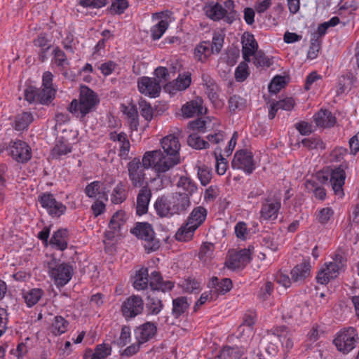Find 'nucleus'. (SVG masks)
Returning <instances> with one entry per match:
<instances>
[{
	"instance_id": "obj_1",
	"label": "nucleus",
	"mask_w": 359,
	"mask_h": 359,
	"mask_svg": "<svg viewBox=\"0 0 359 359\" xmlns=\"http://www.w3.org/2000/svg\"><path fill=\"white\" fill-rule=\"evenodd\" d=\"M161 146L163 150L160 149L146 151L142 157L144 168H152L156 172V176L161 180L164 174L181 162L179 139L175 135H168L161 140Z\"/></svg>"
},
{
	"instance_id": "obj_2",
	"label": "nucleus",
	"mask_w": 359,
	"mask_h": 359,
	"mask_svg": "<svg viewBox=\"0 0 359 359\" xmlns=\"http://www.w3.org/2000/svg\"><path fill=\"white\" fill-rule=\"evenodd\" d=\"M191 205V198L183 194L182 191H176L169 196L158 197L154 209L158 217L170 218L174 215L187 214Z\"/></svg>"
},
{
	"instance_id": "obj_3",
	"label": "nucleus",
	"mask_w": 359,
	"mask_h": 359,
	"mask_svg": "<svg viewBox=\"0 0 359 359\" xmlns=\"http://www.w3.org/2000/svg\"><path fill=\"white\" fill-rule=\"evenodd\" d=\"M100 103L96 93L86 86H81L79 100L74 99L67 107L73 116L83 121L87 114L94 111Z\"/></svg>"
},
{
	"instance_id": "obj_4",
	"label": "nucleus",
	"mask_w": 359,
	"mask_h": 359,
	"mask_svg": "<svg viewBox=\"0 0 359 359\" xmlns=\"http://www.w3.org/2000/svg\"><path fill=\"white\" fill-rule=\"evenodd\" d=\"M203 11L208 18L215 22L223 20L226 23L231 25L239 19V13L235 10L233 0H225L223 4L218 1H208L204 6Z\"/></svg>"
},
{
	"instance_id": "obj_5",
	"label": "nucleus",
	"mask_w": 359,
	"mask_h": 359,
	"mask_svg": "<svg viewBox=\"0 0 359 359\" xmlns=\"http://www.w3.org/2000/svg\"><path fill=\"white\" fill-rule=\"evenodd\" d=\"M130 233L144 242L143 246L147 253L155 252L161 247L160 240L156 237L154 228L149 222H136Z\"/></svg>"
},
{
	"instance_id": "obj_6",
	"label": "nucleus",
	"mask_w": 359,
	"mask_h": 359,
	"mask_svg": "<svg viewBox=\"0 0 359 359\" xmlns=\"http://www.w3.org/2000/svg\"><path fill=\"white\" fill-rule=\"evenodd\" d=\"M348 168V163L344 161L338 167L332 169L330 173L318 172L316 177L320 183H325L330 180L334 194L342 198L344 195L343 187L346 180L345 170Z\"/></svg>"
},
{
	"instance_id": "obj_7",
	"label": "nucleus",
	"mask_w": 359,
	"mask_h": 359,
	"mask_svg": "<svg viewBox=\"0 0 359 359\" xmlns=\"http://www.w3.org/2000/svg\"><path fill=\"white\" fill-rule=\"evenodd\" d=\"M47 267L49 276L58 287L65 286L72 279L73 267L69 263L53 257L48 262Z\"/></svg>"
},
{
	"instance_id": "obj_8",
	"label": "nucleus",
	"mask_w": 359,
	"mask_h": 359,
	"mask_svg": "<svg viewBox=\"0 0 359 359\" xmlns=\"http://www.w3.org/2000/svg\"><path fill=\"white\" fill-rule=\"evenodd\" d=\"M55 94L56 90L54 88H37L29 84L24 90V98L29 104L49 105L55 99Z\"/></svg>"
},
{
	"instance_id": "obj_9",
	"label": "nucleus",
	"mask_w": 359,
	"mask_h": 359,
	"mask_svg": "<svg viewBox=\"0 0 359 359\" xmlns=\"http://www.w3.org/2000/svg\"><path fill=\"white\" fill-rule=\"evenodd\" d=\"M358 341L357 330L353 327H348L337 332L333 344L338 351L347 354L356 347Z\"/></svg>"
},
{
	"instance_id": "obj_10",
	"label": "nucleus",
	"mask_w": 359,
	"mask_h": 359,
	"mask_svg": "<svg viewBox=\"0 0 359 359\" xmlns=\"http://www.w3.org/2000/svg\"><path fill=\"white\" fill-rule=\"evenodd\" d=\"M38 201L48 214L53 218H59L67 211V206L57 201L50 192H42L38 196Z\"/></svg>"
},
{
	"instance_id": "obj_11",
	"label": "nucleus",
	"mask_w": 359,
	"mask_h": 359,
	"mask_svg": "<svg viewBox=\"0 0 359 359\" xmlns=\"http://www.w3.org/2000/svg\"><path fill=\"white\" fill-rule=\"evenodd\" d=\"M231 165L233 169L243 170L248 175L252 174L256 168L253 154L248 149L236 151Z\"/></svg>"
},
{
	"instance_id": "obj_12",
	"label": "nucleus",
	"mask_w": 359,
	"mask_h": 359,
	"mask_svg": "<svg viewBox=\"0 0 359 359\" xmlns=\"http://www.w3.org/2000/svg\"><path fill=\"white\" fill-rule=\"evenodd\" d=\"M9 156L16 162L26 163L32 158V149L25 141L11 140L8 143Z\"/></svg>"
},
{
	"instance_id": "obj_13",
	"label": "nucleus",
	"mask_w": 359,
	"mask_h": 359,
	"mask_svg": "<svg viewBox=\"0 0 359 359\" xmlns=\"http://www.w3.org/2000/svg\"><path fill=\"white\" fill-rule=\"evenodd\" d=\"M254 250L252 245L248 248H243L229 255L225 262V266L229 269H238L244 268L252 260V252Z\"/></svg>"
},
{
	"instance_id": "obj_14",
	"label": "nucleus",
	"mask_w": 359,
	"mask_h": 359,
	"mask_svg": "<svg viewBox=\"0 0 359 359\" xmlns=\"http://www.w3.org/2000/svg\"><path fill=\"white\" fill-rule=\"evenodd\" d=\"M144 309V302L138 295H131L124 301L121 306V312L126 320L141 314Z\"/></svg>"
},
{
	"instance_id": "obj_15",
	"label": "nucleus",
	"mask_w": 359,
	"mask_h": 359,
	"mask_svg": "<svg viewBox=\"0 0 359 359\" xmlns=\"http://www.w3.org/2000/svg\"><path fill=\"white\" fill-rule=\"evenodd\" d=\"M137 88L141 94L155 98L160 95L161 86L156 78L142 76L137 79Z\"/></svg>"
},
{
	"instance_id": "obj_16",
	"label": "nucleus",
	"mask_w": 359,
	"mask_h": 359,
	"mask_svg": "<svg viewBox=\"0 0 359 359\" xmlns=\"http://www.w3.org/2000/svg\"><path fill=\"white\" fill-rule=\"evenodd\" d=\"M129 179L135 187H142L145 178L144 165L139 158H134L128 163Z\"/></svg>"
},
{
	"instance_id": "obj_17",
	"label": "nucleus",
	"mask_w": 359,
	"mask_h": 359,
	"mask_svg": "<svg viewBox=\"0 0 359 359\" xmlns=\"http://www.w3.org/2000/svg\"><path fill=\"white\" fill-rule=\"evenodd\" d=\"M344 270L331 262L325 263L319 270L316 277L318 283L326 285L330 280L337 278Z\"/></svg>"
},
{
	"instance_id": "obj_18",
	"label": "nucleus",
	"mask_w": 359,
	"mask_h": 359,
	"mask_svg": "<svg viewBox=\"0 0 359 359\" xmlns=\"http://www.w3.org/2000/svg\"><path fill=\"white\" fill-rule=\"evenodd\" d=\"M149 285L151 292H166L171 291L175 286V283L170 280H163L160 272L154 271L149 275Z\"/></svg>"
},
{
	"instance_id": "obj_19",
	"label": "nucleus",
	"mask_w": 359,
	"mask_h": 359,
	"mask_svg": "<svg viewBox=\"0 0 359 359\" xmlns=\"http://www.w3.org/2000/svg\"><path fill=\"white\" fill-rule=\"evenodd\" d=\"M134 333L136 340L143 344L151 340L156 334V324L147 321L137 327L134 330Z\"/></svg>"
},
{
	"instance_id": "obj_20",
	"label": "nucleus",
	"mask_w": 359,
	"mask_h": 359,
	"mask_svg": "<svg viewBox=\"0 0 359 359\" xmlns=\"http://www.w3.org/2000/svg\"><path fill=\"white\" fill-rule=\"evenodd\" d=\"M311 266L309 259H304L300 264H297L290 272L294 283H302L311 276Z\"/></svg>"
},
{
	"instance_id": "obj_21",
	"label": "nucleus",
	"mask_w": 359,
	"mask_h": 359,
	"mask_svg": "<svg viewBox=\"0 0 359 359\" xmlns=\"http://www.w3.org/2000/svg\"><path fill=\"white\" fill-rule=\"evenodd\" d=\"M242 54L246 62L250 61V57L258 50V43L252 34L245 32L242 36Z\"/></svg>"
},
{
	"instance_id": "obj_22",
	"label": "nucleus",
	"mask_w": 359,
	"mask_h": 359,
	"mask_svg": "<svg viewBox=\"0 0 359 359\" xmlns=\"http://www.w3.org/2000/svg\"><path fill=\"white\" fill-rule=\"evenodd\" d=\"M151 197V191L148 185L143 186L137 196L136 214L142 216L148 211V206Z\"/></svg>"
},
{
	"instance_id": "obj_23",
	"label": "nucleus",
	"mask_w": 359,
	"mask_h": 359,
	"mask_svg": "<svg viewBox=\"0 0 359 359\" xmlns=\"http://www.w3.org/2000/svg\"><path fill=\"white\" fill-rule=\"evenodd\" d=\"M316 125L321 128H332L337 122V118L332 113L327 109H320L313 116Z\"/></svg>"
},
{
	"instance_id": "obj_24",
	"label": "nucleus",
	"mask_w": 359,
	"mask_h": 359,
	"mask_svg": "<svg viewBox=\"0 0 359 359\" xmlns=\"http://www.w3.org/2000/svg\"><path fill=\"white\" fill-rule=\"evenodd\" d=\"M269 198L265 199V202L262 203L260 210V217L264 220H274L278 217V211L281 204L279 200L269 203Z\"/></svg>"
},
{
	"instance_id": "obj_25",
	"label": "nucleus",
	"mask_w": 359,
	"mask_h": 359,
	"mask_svg": "<svg viewBox=\"0 0 359 359\" xmlns=\"http://www.w3.org/2000/svg\"><path fill=\"white\" fill-rule=\"evenodd\" d=\"M68 240V229L60 228L53 233L49 241V244L56 250L64 251L67 248Z\"/></svg>"
},
{
	"instance_id": "obj_26",
	"label": "nucleus",
	"mask_w": 359,
	"mask_h": 359,
	"mask_svg": "<svg viewBox=\"0 0 359 359\" xmlns=\"http://www.w3.org/2000/svg\"><path fill=\"white\" fill-rule=\"evenodd\" d=\"M203 100L201 98L191 100L182 107L181 111L183 116L186 118L193 117L195 115L203 114Z\"/></svg>"
},
{
	"instance_id": "obj_27",
	"label": "nucleus",
	"mask_w": 359,
	"mask_h": 359,
	"mask_svg": "<svg viewBox=\"0 0 359 359\" xmlns=\"http://www.w3.org/2000/svg\"><path fill=\"white\" fill-rule=\"evenodd\" d=\"M163 307V301L157 297L156 292L147 294L146 309L149 315H158Z\"/></svg>"
},
{
	"instance_id": "obj_28",
	"label": "nucleus",
	"mask_w": 359,
	"mask_h": 359,
	"mask_svg": "<svg viewBox=\"0 0 359 359\" xmlns=\"http://www.w3.org/2000/svg\"><path fill=\"white\" fill-rule=\"evenodd\" d=\"M207 210L203 206L194 208L187 218V225L192 224L197 229L205 222Z\"/></svg>"
},
{
	"instance_id": "obj_29",
	"label": "nucleus",
	"mask_w": 359,
	"mask_h": 359,
	"mask_svg": "<svg viewBox=\"0 0 359 359\" xmlns=\"http://www.w3.org/2000/svg\"><path fill=\"white\" fill-rule=\"evenodd\" d=\"M210 48V41H203L198 43L194 48V55L195 60L203 63L212 54Z\"/></svg>"
},
{
	"instance_id": "obj_30",
	"label": "nucleus",
	"mask_w": 359,
	"mask_h": 359,
	"mask_svg": "<svg viewBox=\"0 0 359 359\" xmlns=\"http://www.w3.org/2000/svg\"><path fill=\"white\" fill-rule=\"evenodd\" d=\"M72 151V147L64 137H61L57 142L51 151L53 158L58 159Z\"/></svg>"
},
{
	"instance_id": "obj_31",
	"label": "nucleus",
	"mask_w": 359,
	"mask_h": 359,
	"mask_svg": "<svg viewBox=\"0 0 359 359\" xmlns=\"http://www.w3.org/2000/svg\"><path fill=\"white\" fill-rule=\"evenodd\" d=\"M33 121L32 114L29 111H24L15 116L13 127L15 130L23 131L27 130Z\"/></svg>"
},
{
	"instance_id": "obj_32",
	"label": "nucleus",
	"mask_w": 359,
	"mask_h": 359,
	"mask_svg": "<svg viewBox=\"0 0 359 359\" xmlns=\"http://www.w3.org/2000/svg\"><path fill=\"white\" fill-rule=\"evenodd\" d=\"M355 81L356 78L351 72H347L341 76L338 80V87L336 91L337 95H340L346 91L351 90Z\"/></svg>"
},
{
	"instance_id": "obj_33",
	"label": "nucleus",
	"mask_w": 359,
	"mask_h": 359,
	"mask_svg": "<svg viewBox=\"0 0 359 359\" xmlns=\"http://www.w3.org/2000/svg\"><path fill=\"white\" fill-rule=\"evenodd\" d=\"M177 187L182 189L183 194H186L189 198L197 191L196 184L187 176H181L177 182Z\"/></svg>"
},
{
	"instance_id": "obj_34",
	"label": "nucleus",
	"mask_w": 359,
	"mask_h": 359,
	"mask_svg": "<svg viewBox=\"0 0 359 359\" xmlns=\"http://www.w3.org/2000/svg\"><path fill=\"white\" fill-rule=\"evenodd\" d=\"M43 295L44 291L41 288H32L22 292V297L29 308L36 305Z\"/></svg>"
},
{
	"instance_id": "obj_35",
	"label": "nucleus",
	"mask_w": 359,
	"mask_h": 359,
	"mask_svg": "<svg viewBox=\"0 0 359 359\" xmlns=\"http://www.w3.org/2000/svg\"><path fill=\"white\" fill-rule=\"evenodd\" d=\"M190 304L187 297H179L172 299V315L176 319L187 312Z\"/></svg>"
},
{
	"instance_id": "obj_36",
	"label": "nucleus",
	"mask_w": 359,
	"mask_h": 359,
	"mask_svg": "<svg viewBox=\"0 0 359 359\" xmlns=\"http://www.w3.org/2000/svg\"><path fill=\"white\" fill-rule=\"evenodd\" d=\"M210 285L219 294H226L231 290L233 286L230 278H224L219 280L216 276L211 278Z\"/></svg>"
},
{
	"instance_id": "obj_37",
	"label": "nucleus",
	"mask_w": 359,
	"mask_h": 359,
	"mask_svg": "<svg viewBox=\"0 0 359 359\" xmlns=\"http://www.w3.org/2000/svg\"><path fill=\"white\" fill-rule=\"evenodd\" d=\"M149 285V270L142 267L136 272L133 287L135 290L147 289Z\"/></svg>"
},
{
	"instance_id": "obj_38",
	"label": "nucleus",
	"mask_w": 359,
	"mask_h": 359,
	"mask_svg": "<svg viewBox=\"0 0 359 359\" xmlns=\"http://www.w3.org/2000/svg\"><path fill=\"white\" fill-rule=\"evenodd\" d=\"M69 323L61 316L55 317L51 326V332L55 336H60L68 330Z\"/></svg>"
},
{
	"instance_id": "obj_39",
	"label": "nucleus",
	"mask_w": 359,
	"mask_h": 359,
	"mask_svg": "<svg viewBox=\"0 0 359 359\" xmlns=\"http://www.w3.org/2000/svg\"><path fill=\"white\" fill-rule=\"evenodd\" d=\"M52 53L53 55L51 60L52 63L57 65L61 70L67 69V66L69 65V62L65 53L57 46L53 50Z\"/></svg>"
},
{
	"instance_id": "obj_40",
	"label": "nucleus",
	"mask_w": 359,
	"mask_h": 359,
	"mask_svg": "<svg viewBox=\"0 0 359 359\" xmlns=\"http://www.w3.org/2000/svg\"><path fill=\"white\" fill-rule=\"evenodd\" d=\"M111 346L104 343L97 344L95 348L94 352L90 348L86 350L89 355H93L98 359H106L111 354Z\"/></svg>"
},
{
	"instance_id": "obj_41",
	"label": "nucleus",
	"mask_w": 359,
	"mask_h": 359,
	"mask_svg": "<svg viewBox=\"0 0 359 359\" xmlns=\"http://www.w3.org/2000/svg\"><path fill=\"white\" fill-rule=\"evenodd\" d=\"M228 103L229 111L232 114H234L236 110H243L247 107L246 100L238 95L230 96Z\"/></svg>"
},
{
	"instance_id": "obj_42",
	"label": "nucleus",
	"mask_w": 359,
	"mask_h": 359,
	"mask_svg": "<svg viewBox=\"0 0 359 359\" xmlns=\"http://www.w3.org/2000/svg\"><path fill=\"white\" fill-rule=\"evenodd\" d=\"M197 228L194 226L192 224L187 225V222L184 226H182L177 231L175 238L179 241H188L192 238L194 231Z\"/></svg>"
},
{
	"instance_id": "obj_43",
	"label": "nucleus",
	"mask_w": 359,
	"mask_h": 359,
	"mask_svg": "<svg viewBox=\"0 0 359 359\" xmlns=\"http://www.w3.org/2000/svg\"><path fill=\"white\" fill-rule=\"evenodd\" d=\"M187 142L189 147L197 150L208 149L210 147V143L202 139L196 133L190 134L187 137Z\"/></svg>"
},
{
	"instance_id": "obj_44",
	"label": "nucleus",
	"mask_w": 359,
	"mask_h": 359,
	"mask_svg": "<svg viewBox=\"0 0 359 359\" xmlns=\"http://www.w3.org/2000/svg\"><path fill=\"white\" fill-rule=\"evenodd\" d=\"M252 56L257 67H269L273 64V57L269 58L262 50H257Z\"/></svg>"
},
{
	"instance_id": "obj_45",
	"label": "nucleus",
	"mask_w": 359,
	"mask_h": 359,
	"mask_svg": "<svg viewBox=\"0 0 359 359\" xmlns=\"http://www.w3.org/2000/svg\"><path fill=\"white\" fill-rule=\"evenodd\" d=\"M339 22V18L337 16H334L332 17L330 20L320 24L318 27L317 32L312 34V37L320 39V38L327 33V29L329 27L337 25Z\"/></svg>"
},
{
	"instance_id": "obj_46",
	"label": "nucleus",
	"mask_w": 359,
	"mask_h": 359,
	"mask_svg": "<svg viewBox=\"0 0 359 359\" xmlns=\"http://www.w3.org/2000/svg\"><path fill=\"white\" fill-rule=\"evenodd\" d=\"M126 221V212L123 210L116 211L112 215L109 221V228L120 231L121 227L125 224Z\"/></svg>"
},
{
	"instance_id": "obj_47",
	"label": "nucleus",
	"mask_w": 359,
	"mask_h": 359,
	"mask_svg": "<svg viewBox=\"0 0 359 359\" xmlns=\"http://www.w3.org/2000/svg\"><path fill=\"white\" fill-rule=\"evenodd\" d=\"M169 27L167 20H160L158 23L151 27V37L154 41L158 40Z\"/></svg>"
},
{
	"instance_id": "obj_48",
	"label": "nucleus",
	"mask_w": 359,
	"mask_h": 359,
	"mask_svg": "<svg viewBox=\"0 0 359 359\" xmlns=\"http://www.w3.org/2000/svg\"><path fill=\"white\" fill-rule=\"evenodd\" d=\"M306 187L309 191H311L313 193L315 197L317 199L320 201H323L326 197V191L325 189L319 186L318 183L312 180H308L306 182Z\"/></svg>"
},
{
	"instance_id": "obj_49",
	"label": "nucleus",
	"mask_w": 359,
	"mask_h": 359,
	"mask_svg": "<svg viewBox=\"0 0 359 359\" xmlns=\"http://www.w3.org/2000/svg\"><path fill=\"white\" fill-rule=\"evenodd\" d=\"M302 145L309 150L318 149L324 150L325 149V144L318 136L304 138L302 140Z\"/></svg>"
},
{
	"instance_id": "obj_50",
	"label": "nucleus",
	"mask_w": 359,
	"mask_h": 359,
	"mask_svg": "<svg viewBox=\"0 0 359 359\" xmlns=\"http://www.w3.org/2000/svg\"><path fill=\"white\" fill-rule=\"evenodd\" d=\"M128 6L129 2L128 0H114L107 11L111 15H121Z\"/></svg>"
},
{
	"instance_id": "obj_51",
	"label": "nucleus",
	"mask_w": 359,
	"mask_h": 359,
	"mask_svg": "<svg viewBox=\"0 0 359 359\" xmlns=\"http://www.w3.org/2000/svg\"><path fill=\"white\" fill-rule=\"evenodd\" d=\"M287 83V81L285 76L280 75L275 76L269 85L268 88L269 93L273 94L278 93L286 86Z\"/></svg>"
},
{
	"instance_id": "obj_52",
	"label": "nucleus",
	"mask_w": 359,
	"mask_h": 359,
	"mask_svg": "<svg viewBox=\"0 0 359 359\" xmlns=\"http://www.w3.org/2000/svg\"><path fill=\"white\" fill-rule=\"evenodd\" d=\"M126 199L125 185L122 182L117 184L111 194V202L114 204H119Z\"/></svg>"
},
{
	"instance_id": "obj_53",
	"label": "nucleus",
	"mask_w": 359,
	"mask_h": 359,
	"mask_svg": "<svg viewBox=\"0 0 359 359\" xmlns=\"http://www.w3.org/2000/svg\"><path fill=\"white\" fill-rule=\"evenodd\" d=\"M100 186L101 182L100 181H94L86 187L84 192L89 198H95L97 194H102L103 196H105V190L104 189L100 191Z\"/></svg>"
},
{
	"instance_id": "obj_54",
	"label": "nucleus",
	"mask_w": 359,
	"mask_h": 359,
	"mask_svg": "<svg viewBox=\"0 0 359 359\" xmlns=\"http://www.w3.org/2000/svg\"><path fill=\"white\" fill-rule=\"evenodd\" d=\"M245 60L241 62L235 70V79L238 82H243L250 75L248 65Z\"/></svg>"
},
{
	"instance_id": "obj_55",
	"label": "nucleus",
	"mask_w": 359,
	"mask_h": 359,
	"mask_svg": "<svg viewBox=\"0 0 359 359\" xmlns=\"http://www.w3.org/2000/svg\"><path fill=\"white\" fill-rule=\"evenodd\" d=\"M191 83V78L190 72H185L182 76L180 74L175 80V89L177 90H184L190 86Z\"/></svg>"
},
{
	"instance_id": "obj_56",
	"label": "nucleus",
	"mask_w": 359,
	"mask_h": 359,
	"mask_svg": "<svg viewBox=\"0 0 359 359\" xmlns=\"http://www.w3.org/2000/svg\"><path fill=\"white\" fill-rule=\"evenodd\" d=\"M139 107L141 116L144 118L146 121L150 122L154 118V110L150 103L141 99L139 102Z\"/></svg>"
},
{
	"instance_id": "obj_57",
	"label": "nucleus",
	"mask_w": 359,
	"mask_h": 359,
	"mask_svg": "<svg viewBox=\"0 0 359 359\" xmlns=\"http://www.w3.org/2000/svg\"><path fill=\"white\" fill-rule=\"evenodd\" d=\"M197 175L202 185H207L211 180V170L205 165L198 166Z\"/></svg>"
},
{
	"instance_id": "obj_58",
	"label": "nucleus",
	"mask_w": 359,
	"mask_h": 359,
	"mask_svg": "<svg viewBox=\"0 0 359 359\" xmlns=\"http://www.w3.org/2000/svg\"><path fill=\"white\" fill-rule=\"evenodd\" d=\"M334 215V211L331 208H323L316 213L318 222L321 224H326L331 217Z\"/></svg>"
},
{
	"instance_id": "obj_59",
	"label": "nucleus",
	"mask_w": 359,
	"mask_h": 359,
	"mask_svg": "<svg viewBox=\"0 0 359 359\" xmlns=\"http://www.w3.org/2000/svg\"><path fill=\"white\" fill-rule=\"evenodd\" d=\"M224 41V34L219 32H215L213 34L212 43H210V48L212 49V53H220L223 47Z\"/></svg>"
},
{
	"instance_id": "obj_60",
	"label": "nucleus",
	"mask_w": 359,
	"mask_h": 359,
	"mask_svg": "<svg viewBox=\"0 0 359 359\" xmlns=\"http://www.w3.org/2000/svg\"><path fill=\"white\" fill-rule=\"evenodd\" d=\"M273 283L271 281L266 282L263 286L260 288L258 294V298L262 301L267 300L272 294L274 287Z\"/></svg>"
},
{
	"instance_id": "obj_61",
	"label": "nucleus",
	"mask_w": 359,
	"mask_h": 359,
	"mask_svg": "<svg viewBox=\"0 0 359 359\" xmlns=\"http://www.w3.org/2000/svg\"><path fill=\"white\" fill-rule=\"evenodd\" d=\"M110 0H80L79 4L84 8H101L109 4Z\"/></svg>"
},
{
	"instance_id": "obj_62",
	"label": "nucleus",
	"mask_w": 359,
	"mask_h": 359,
	"mask_svg": "<svg viewBox=\"0 0 359 359\" xmlns=\"http://www.w3.org/2000/svg\"><path fill=\"white\" fill-rule=\"evenodd\" d=\"M321 40L317 38L311 37V45L307 53V57L309 59H315L318 56V53L320 48Z\"/></svg>"
},
{
	"instance_id": "obj_63",
	"label": "nucleus",
	"mask_w": 359,
	"mask_h": 359,
	"mask_svg": "<svg viewBox=\"0 0 359 359\" xmlns=\"http://www.w3.org/2000/svg\"><path fill=\"white\" fill-rule=\"evenodd\" d=\"M29 340V337H27L25 339V341L19 343L16 348L11 350L10 353L15 355L18 359L22 358L28 352V346L27 342Z\"/></svg>"
},
{
	"instance_id": "obj_64",
	"label": "nucleus",
	"mask_w": 359,
	"mask_h": 359,
	"mask_svg": "<svg viewBox=\"0 0 359 359\" xmlns=\"http://www.w3.org/2000/svg\"><path fill=\"white\" fill-rule=\"evenodd\" d=\"M130 339V327L124 325L121 328V334L117 341V344L120 347L126 346Z\"/></svg>"
}]
</instances>
